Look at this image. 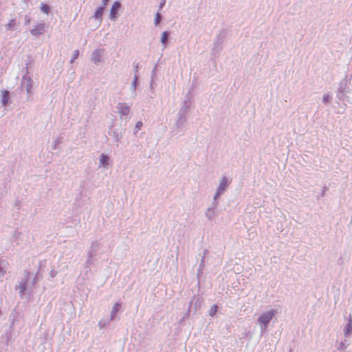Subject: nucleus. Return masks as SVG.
Segmentation results:
<instances>
[{"instance_id": "nucleus-5", "label": "nucleus", "mask_w": 352, "mask_h": 352, "mask_svg": "<svg viewBox=\"0 0 352 352\" xmlns=\"http://www.w3.org/2000/svg\"><path fill=\"white\" fill-rule=\"evenodd\" d=\"M23 278L19 282L18 285L15 286V289H19V294L21 297L25 295V292L27 289L28 282L30 276V272L28 270H25Z\"/></svg>"}, {"instance_id": "nucleus-18", "label": "nucleus", "mask_w": 352, "mask_h": 352, "mask_svg": "<svg viewBox=\"0 0 352 352\" xmlns=\"http://www.w3.org/2000/svg\"><path fill=\"white\" fill-rule=\"evenodd\" d=\"M105 10V8H103V6H100L95 11L93 17L98 21L100 23L102 21V14L104 11Z\"/></svg>"}, {"instance_id": "nucleus-39", "label": "nucleus", "mask_w": 352, "mask_h": 352, "mask_svg": "<svg viewBox=\"0 0 352 352\" xmlns=\"http://www.w3.org/2000/svg\"><path fill=\"white\" fill-rule=\"evenodd\" d=\"M97 252H94L92 250H89L87 257L94 258L96 256Z\"/></svg>"}, {"instance_id": "nucleus-29", "label": "nucleus", "mask_w": 352, "mask_h": 352, "mask_svg": "<svg viewBox=\"0 0 352 352\" xmlns=\"http://www.w3.org/2000/svg\"><path fill=\"white\" fill-rule=\"evenodd\" d=\"M80 199H81V195L76 198V201L74 204L75 206L80 208L82 206L84 205V201H80Z\"/></svg>"}, {"instance_id": "nucleus-46", "label": "nucleus", "mask_w": 352, "mask_h": 352, "mask_svg": "<svg viewBox=\"0 0 352 352\" xmlns=\"http://www.w3.org/2000/svg\"><path fill=\"white\" fill-rule=\"evenodd\" d=\"M165 3H166L165 0L162 1L160 3L159 8H160V9H162V8L164 6Z\"/></svg>"}, {"instance_id": "nucleus-17", "label": "nucleus", "mask_w": 352, "mask_h": 352, "mask_svg": "<svg viewBox=\"0 0 352 352\" xmlns=\"http://www.w3.org/2000/svg\"><path fill=\"white\" fill-rule=\"evenodd\" d=\"M352 333V316H349L348 322H346L344 329V334L345 337H349Z\"/></svg>"}, {"instance_id": "nucleus-9", "label": "nucleus", "mask_w": 352, "mask_h": 352, "mask_svg": "<svg viewBox=\"0 0 352 352\" xmlns=\"http://www.w3.org/2000/svg\"><path fill=\"white\" fill-rule=\"evenodd\" d=\"M46 27L45 23H37L34 28L30 30V32L32 36L36 37L45 32Z\"/></svg>"}, {"instance_id": "nucleus-27", "label": "nucleus", "mask_w": 352, "mask_h": 352, "mask_svg": "<svg viewBox=\"0 0 352 352\" xmlns=\"http://www.w3.org/2000/svg\"><path fill=\"white\" fill-rule=\"evenodd\" d=\"M16 25L15 19H10L8 24L6 25V28L8 30H12Z\"/></svg>"}, {"instance_id": "nucleus-10", "label": "nucleus", "mask_w": 352, "mask_h": 352, "mask_svg": "<svg viewBox=\"0 0 352 352\" xmlns=\"http://www.w3.org/2000/svg\"><path fill=\"white\" fill-rule=\"evenodd\" d=\"M191 106V101L189 98L184 100L178 113V116H188V110Z\"/></svg>"}, {"instance_id": "nucleus-41", "label": "nucleus", "mask_w": 352, "mask_h": 352, "mask_svg": "<svg viewBox=\"0 0 352 352\" xmlns=\"http://www.w3.org/2000/svg\"><path fill=\"white\" fill-rule=\"evenodd\" d=\"M204 269H203V268H199V267L198 268V270H197V277L198 280H199V279H200L201 276V275H202V274H203V271H204Z\"/></svg>"}, {"instance_id": "nucleus-7", "label": "nucleus", "mask_w": 352, "mask_h": 352, "mask_svg": "<svg viewBox=\"0 0 352 352\" xmlns=\"http://www.w3.org/2000/svg\"><path fill=\"white\" fill-rule=\"evenodd\" d=\"M230 184V181L227 177H222L215 193L219 195H223L226 191Z\"/></svg>"}, {"instance_id": "nucleus-32", "label": "nucleus", "mask_w": 352, "mask_h": 352, "mask_svg": "<svg viewBox=\"0 0 352 352\" xmlns=\"http://www.w3.org/2000/svg\"><path fill=\"white\" fill-rule=\"evenodd\" d=\"M156 69H157V66L155 65L154 67V68L153 69V70H152L151 80V82H150V88H151V89H153V78L156 75V72H156Z\"/></svg>"}, {"instance_id": "nucleus-26", "label": "nucleus", "mask_w": 352, "mask_h": 352, "mask_svg": "<svg viewBox=\"0 0 352 352\" xmlns=\"http://www.w3.org/2000/svg\"><path fill=\"white\" fill-rule=\"evenodd\" d=\"M207 254H208V250H204L203 255L201 256V259L199 265V268L204 269V267H205V265H204L205 258H206V256Z\"/></svg>"}, {"instance_id": "nucleus-13", "label": "nucleus", "mask_w": 352, "mask_h": 352, "mask_svg": "<svg viewBox=\"0 0 352 352\" xmlns=\"http://www.w3.org/2000/svg\"><path fill=\"white\" fill-rule=\"evenodd\" d=\"M1 103L3 107H7L10 103V92L8 90H2L1 95Z\"/></svg>"}, {"instance_id": "nucleus-4", "label": "nucleus", "mask_w": 352, "mask_h": 352, "mask_svg": "<svg viewBox=\"0 0 352 352\" xmlns=\"http://www.w3.org/2000/svg\"><path fill=\"white\" fill-rule=\"evenodd\" d=\"M28 64L26 63V74L23 75L21 78V87L23 89L26 91L28 94V99L32 98L33 95L32 87H33V80L29 76H28Z\"/></svg>"}, {"instance_id": "nucleus-31", "label": "nucleus", "mask_w": 352, "mask_h": 352, "mask_svg": "<svg viewBox=\"0 0 352 352\" xmlns=\"http://www.w3.org/2000/svg\"><path fill=\"white\" fill-rule=\"evenodd\" d=\"M162 19V15L160 14V12H157L155 17L154 23L157 26L159 25V23L161 22Z\"/></svg>"}, {"instance_id": "nucleus-24", "label": "nucleus", "mask_w": 352, "mask_h": 352, "mask_svg": "<svg viewBox=\"0 0 352 352\" xmlns=\"http://www.w3.org/2000/svg\"><path fill=\"white\" fill-rule=\"evenodd\" d=\"M111 321L110 318L108 319H102L98 322V327L100 329H103L109 325Z\"/></svg>"}, {"instance_id": "nucleus-28", "label": "nucleus", "mask_w": 352, "mask_h": 352, "mask_svg": "<svg viewBox=\"0 0 352 352\" xmlns=\"http://www.w3.org/2000/svg\"><path fill=\"white\" fill-rule=\"evenodd\" d=\"M217 310H218V306L217 305H214L210 309L208 314L210 316L212 317L217 314Z\"/></svg>"}, {"instance_id": "nucleus-12", "label": "nucleus", "mask_w": 352, "mask_h": 352, "mask_svg": "<svg viewBox=\"0 0 352 352\" xmlns=\"http://www.w3.org/2000/svg\"><path fill=\"white\" fill-rule=\"evenodd\" d=\"M118 113L121 116H127L130 112V107L124 102H119L117 106Z\"/></svg>"}, {"instance_id": "nucleus-33", "label": "nucleus", "mask_w": 352, "mask_h": 352, "mask_svg": "<svg viewBox=\"0 0 352 352\" xmlns=\"http://www.w3.org/2000/svg\"><path fill=\"white\" fill-rule=\"evenodd\" d=\"M99 248V244L97 241H93L91 243L90 249L94 250V252H98Z\"/></svg>"}, {"instance_id": "nucleus-8", "label": "nucleus", "mask_w": 352, "mask_h": 352, "mask_svg": "<svg viewBox=\"0 0 352 352\" xmlns=\"http://www.w3.org/2000/svg\"><path fill=\"white\" fill-rule=\"evenodd\" d=\"M188 116L177 115V119L175 123V127L177 131H184L185 126L187 123Z\"/></svg>"}, {"instance_id": "nucleus-45", "label": "nucleus", "mask_w": 352, "mask_h": 352, "mask_svg": "<svg viewBox=\"0 0 352 352\" xmlns=\"http://www.w3.org/2000/svg\"><path fill=\"white\" fill-rule=\"evenodd\" d=\"M109 1V0H102L101 6H103V8H106V6L108 4Z\"/></svg>"}, {"instance_id": "nucleus-43", "label": "nucleus", "mask_w": 352, "mask_h": 352, "mask_svg": "<svg viewBox=\"0 0 352 352\" xmlns=\"http://www.w3.org/2000/svg\"><path fill=\"white\" fill-rule=\"evenodd\" d=\"M139 63H133V67H134V74H138V68H139Z\"/></svg>"}, {"instance_id": "nucleus-3", "label": "nucleus", "mask_w": 352, "mask_h": 352, "mask_svg": "<svg viewBox=\"0 0 352 352\" xmlns=\"http://www.w3.org/2000/svg\"><path fill=\"white\" fill-rule=\"evenodd\" d=\"M227 35V30L225 29L221 30L217 34V38L214 41V45L211 50V54L215 56L216 54L219 53L223 49V43Z\"/></svg>"}, {"instance_id": "nucleus-15", "label": "nucleus", "mask_w": 352, "mask_h": 352, "mask_svg": "<svg viewBox=\"0 0 352 352\" xmlns=\"http://www.w3.org/2000/svg\"><path fill=\"white\" fill-rule=\"evenodd\" d=\"M125 129H122L120 131L117 130H112L111 129L109 131V135H112L116 142H119L123 137V133Z\"/></svg>"}, {"instance_id": "nucleus-30", "label": "nucleus", "mask_w": 352, "mask_h": 352, "mask_svg": "<svg viewBox=\"0 0 352 352\" xmlns=\"http://www.w3.org/2000/svg\"><path fill=\"white\" fill-rule=\"evenodd\" d=\"M348 346V344H346V340L340 342L339 345L338 346V350L339 351H344Z\"/></svg>"}, {"instance_id": "nucleus-2", "label": "nucleus", "mask_w": 352, "mask_h": 352, "mask_svg": "<svg viewBox=\"0 0 352 352\" xmlns=\"http://www.w3.org/2000/svg\"><path fill=\"white\" fill-rule=\"evenodd\" d=\"M350 82L351 79L348 78L346 75L339 82L336 91V97L340 101H344L346 98V94L350 92Z\"/></svg>"}, {"instance_id": "nucleus-11", "label": "nucleus", "mask_w": 352, "mask_h": 352, "mask_svg": "<svg viewBox=\"0 0 352 352\" xmlns=\"http://www.w3.org/2000/svg\"><path fill=\"white\" fill-rule=\"evenodd\" d=\"M104 54V50L101 49H96L93 51L91 54V60L96 65H98L101 62V57Z\"/></svg>"}, {"instance_id": "nucleus-34", "label": "nucleus", "mask_w": 352, "mask_h": 352, "mask_svg": "<svg viewBox=\"0 0 352 352\" xmlns=\"http://www.w3.org/2000/svg\"><path fill=\"white\" fill-rule=\"evenodd\" d=\"M329 190L328 186H323L322 190L319 195L317 196V199H318L320 197H323L326 195V192Z\"/></svg>"}, {"instance_id": "nucleus-42", "label": "nucleus", "mask_w": 352, "mask_h": 352, "mask_svg": "<svg viewBox=\"0 0 352 352\" xmlns=\"http://www.w3.org/2000/svg\"><path fill=\"white\" fill-rule=\"evenodd\" d=\"M25 22H24V24L25 25L30 24V21H31V17L29 16V15H25Z\"/></svg>"}, {"instance_id": "nucleus-38", "label": "nucleus", "mask_w": 352, "mask_h": 352, "mask_svg": "<svg viewBox=\"0 0 352 352\" xmlns=\"http://www.w3.org/2000/svg\"><path fill=\"white\" fill-rule=\"evenodd\" d=\"M79 56V51L78 50H75L73 54L72 59L70 60V63H73L74 60L76 59Z\"/></svg>"}, {"instance_id": "nucleus-40", "label": "nucleus", "mask_w": 352, "mask_h": 352, "mask_svg": "<svg viewBox=\"0 0 352 352\" xmlns=\"http://www.w3.org/2000/svg\"><path fill=\"white\" fill-rule=\"evenodd\" d=\"M142 126V122L141 121L137 122L135 124V130L136 131L134 132V133H135L138 130H140Z\"/></svg>"}, {"instance_id": "nucleus-37", "label": "nucleus", "mask_w": 352, "mask_h": 352, "mask_svg": "<svg viewBox=\"0 0 352 352\" xmlns=\"http://www.w3.org/2000/svg\"><path fill=\"white\" fill-rule=\"evenodd\" d=\"M61 142V140L60 138H56L54 142V144L52 146V149L54 150H56L58 148V145L59 144H60Z\"/></svg>"}, {"instance_id": "nucleus-16", "label": "nucleus", "mask_w": 352, "mask_h": 352, "mask_svg": "<svg viewBox=\"0 0 352 352\" xmlns=\"http://www.w3.org/2000/svg\"><path fill=\"white\" fill-rule=\"evenodd\" d=\"M41 267V263H40L38 271L36 273V274L34 275V277L33 278V280H32V283L30 285V287L34 288L35 287V285L43 278V276L40 274Z\"/></svg>"}, {"instance_id": "nucleus-25", "label": "nucleus", "mask_w": 352, "mask_h": 352, "mask_svg": "<svg viewBox=\"0 0 352 352\" xmlns=\"http://www.w3.org/2000/svg\"><path fill=\"white\" fill-rule=\"evenodd\" d=\"M40 8L41 10L46 14H48L50 12V7L46 3H41Z\"/></svg>"}, {"instance_id": "nucleus-35", "label": "nucleus", "mask_w": 352, "mask_h": 352, "mask_svg": "<svg viewBox=\"0 0 352 352\" xmlns=\"http://www.w3.org/2000/svg\"><path fill=\"white\" fill-rule=\"evenodd\" d=\"M332 99V97L329 94H324L322 97V102L324 104H327V102H330Z\"/></svg>"}, {"instance_id": "nucleus-36", "label": "nucleus", "mask_w": 352, "mask_h": 352, "mask_svg": "<svg viewBox=\"0 0 352 352\" xmlns=\"http://www.w3.org/2000/svg\"><path fill=\"white\" fill-rule=\"evenodd\" d=\"M92 259L91 258L87 257V259L86 260L85 263V268H90V267L92 265Z\"/></svg>"}, {"instance_id": "nucleus-14", "label": "nucleus", "mask_w": 352, "mask_h": 352, "mask_svg": "<svg viewBox=\"0 0 352 352\" xmlns=\"http://www.w3.org/2000/svg\"><path fill=\"white\" fill-rule=\"evenodd\" d=\"M219 215V211L217 208L209 207L206 211L205 216L209 220L212 221L215 217Z\"/></svg>"}, {"instance_id": "nucleus-44", "label": "nucleus", "mask_w": 352, "mask_h": 352, "mask_svg": "<svg viewBox=\"0 0 352 352\" xmlns=\"http://www.w3.org/2000/svg\"><path fill=\"white\" fill-rule=\"evenodd\" d=\"M56 275H57V272H56L54 269H52V270L50 271V277L54 278V277H55Z\"/></svg>"}, {"instance_id": "nucleus-1", "label": "nucleus", "mask_w": 352, "mask_h": 352, "mask_svg": "<svg viewBox=\"0 0 352 352\" xmlns=\"http://www.w3.org/2000/svg\"><path fill=\"white\" fill-rule=\"evenodd\" d=\"M276 314L277 311L276 309H272L262 313L258 316L257 318V322L261 326V335L267 331L269 324Z\"/></svg>"}, {"instance_id": "nucleus-19", "label": "nucleus", "mask_w": 352, "mask_h": 352, "mask_svg": "<svg viewBox=\"0 0 352 352\" xmlns=\"http://www.w3.org/2000/svg\"><path fill=\"white\" fill-rule=\"evenodd\" d=\"M122 304L120 302H116L111 311L110 320H113L116 318L117 313L120 311Z\"/></svg>"}, {"instance_id": "nucleus-23", "label": "nucleus", "mask_w": 352, "mask_h": 352, "mask_svg": "<svg viewBox=\"0 0 352 352\" xmlns=\"http://www.w3.org/2000/svg\"><path fill=\"white\" fill-rule=\"evenodd\" d=\"M221 195H217L216 193L214 195V197H213V199H212V205H211L210 208H217V207L219 206L218 199H219V197Z\"/></svg>"}, {"instance_id": "nucleus-6", "label": "nucleus", "mask_w": 352, "mask_h": 352, "mask_svg": "<svg viewBox=\"0 0 352 352\" xmlns=\"http://www.w3.org/2000/svg\"><path fill=\"white\" fill-rule=\"evenodd\" d=\"M122 7L121 2L120 1H115L111 8L109 13V19L112 21H115L118 16V12Z\"/></svg>"}, {"instance_id": "nucleus-22", "label": "nucleus", "mask_w": 352, "mask_h": 352, "mask_svg": "<svg viewBox=\"0 0 352 352\" xmlns=\"http://www.w3.org/2000/svg\"><path fill=\"white\" fill-rule=\"evenodd\" d=\"M138 79H139L138 74H134V76H133V80L131 82V89L132 92H135L137 89V86L138 84Z\"/></svg>"}, {"instance_id": "nucleus-21", "label": "nucleus", "mask_w": 352, "mask_h": 352, "mask_svg": "<svg viewBox=\"0 0 352 352\" xmlns=\"http://www.w3.org/2000/svg\"><path fill=\"white\" fill-rule=\"evenodd\" d=\"M100 166L106 168L109 163V157L104 153H102L99 157Z\"/></svg>"}, {"instance_id": "nucleus-20", "label": "nucleus", "mask_w": 352, "mask_h": 352, "mask_svg": "<svg viewBox=\"0 0 352 352\" xmlns=\"http://www.w3.org/2000/svg\"><path fill=\"white\" fill-rule=\"evenodd\" d=\"M170 38V32L168 31H164L162 34L160 41L164 46V48L167 47V44Z\"/></svg>"}]
</instances>
